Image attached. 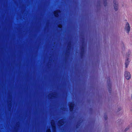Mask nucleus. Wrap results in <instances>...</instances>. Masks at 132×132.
Returning a JSON list of instances; mask_svg holds the SVG:
<instances>
[{
    "label": "nucleus",
    "instance_id": "1",
    "mask_svg": "<svg viewBox=\"0 0 132 132\" xmlns=\"http://www.w3.org/2000/svg\"><path fill=\"white\" fill-rule=\"evenodd\" d=\"M75 103L73 102H70L69 104V110L70 112L72 113L74 112V107L75 106Z\"/></svg>",
    "mask_w": 132,
    "mask_h": 132
},
{
    "label": "nucleus",
    "instance_id": "2",
    "mask_svg": "<svg viewBox=\"0 0 132 132\" xmlns=\"http://www.w3.org/2000/svg\"><path fill=\"white\" fill-rule=\"evenodd\" d=\"M61 12V11L58 9L54 12L53 14L54 16L56 18H58L59 16V13Z\"/></svg>",
    "mask_w": 132,
    "mask_h": 132
},
{
    "label": "nucleus",
    "instance_id": "3",
    "mask_svg": "<svg viewBox=\"0 0 132 132\" xmlns=\"http://www.w3.org/2000/svg\"><path fill=\"white\" fill-rule=\"evenodd\" d=\"M116 1V0H114L113 3L114 8L115 10L117 11L118 10V5L117 2Z\"/></svg>",
    "mask_w": 132,
    "mask_h": 132
},
{
    "label": "nucleus",
    "instance_id": "4",
    "mask_svg": "<svg viewBox=\"0 0 132 132\" xmlns=\"http://www.w3.org/2000/svg\"><path fill=\"white\" fill-rule=\"evenodd\" d=\"M125 76L127 80H129L131 78L130 74L128 72L126 71L125 73Z\"/></svg>",
    "mask_w": 132,
    "mask_h": 132
},
{
    "label": "nucleus",
    "instance_id": "5",
    "mask_svg": "<svg viewBox=\"0 0 132 132\" xmlns=\"http://www.w3.org/2000/svg\"><path fill=\"white\" fill-rule=\"evenodd\" d=\"M71 41H69L68 44V48H67V51L66 52V54L67 55H68L67 54L69 53L68 51L70 50V49L71 48Z\"/></svg>",
    "mask_w": 132,
    "mask_h": 132
},
{
    "label": "nucleus",
    "instance_id": "6",
    "mask_svg": "<svg viewBox=\"0 0 132 132\" xmlns=\"http://www.w3.org/2000/svg\"><path fill=\"white\" fill-rule=\"evenodd\" d=\"M109 78V80L108 79V80L107 81V83H108V86L109 87V91L110 93H111V84L110 83V80Z\"/></svg>",
    "mask_w": 132,
    "mask_h": 132
},
{
    "label": "nucleus",
    "instance_id": "7",
    "mask_svg": "<svg viewBox=\"0 0 132 132\" xmlns=\"http://www.w3.org/2000/svg\"><path fill=\"white\" fill-rule=\"evenodd\" d=\"M125 29L127 30V33L128 34L130 31V28L129 24L128 22L126 24Z\"/></svg>",
    "mask_w": 132,
    "mask_h": 132
},
{
    "label": "nucleus",
    "instance_id": "8",
    "mask_svg": "<svg viewBox=\"0 0 132 132\" xmlns=\"http://www.w3.org/2000/svg\"><path fill=\"white\" fill-rule=\"evenodd\" d=\"M127 58L125 62V67L126 68L128 67L129 62V61H128V58L127 57Z\"/></svg>",
    "mask_w": 132,
    "mask_h": 132
},
{
    "label": "nucleus",
    "instance_id": "9",
    "mask_svg": "<svg viewBox=\"0 0 132 132\" xmlns=\"http://www.w3.org/2000/svg\"><path fill=\"white\" fill-rule=\"evenodd\" d=\"M81 124V122L79 121H78L76 125V128L77 129L78 128Z\"/></svg>",
    "mask_w": 132,
    "mask_h": 132
},
{
    "label": "nucleus",
    "instance_id": "10",
    "mask_svg": "<svg viewBox=\"0 0 132 132\" xmlns=\"http://www.w3.org/2000/svg\"><path fill=\"white\" fill-rule=\"evenodd\" d=\"M85 51L80 50V54L81 57H82L84 56Z\"/></svg>",
    "mask_w": 132,
    "mask_h": 132
},
{
    "label": "nucleus",
    "instance_id": "11",
    "mask_svg": "<svg viewBox=\"0 0 132 132\" xmlns=\"http://www.w3.org/2000/svg\"><path fill=\"white\" fill-rule=\"evenodd\" d=\"M52 126L53 130V131H55L56 130V127L55 126L52 124Z\"/></svg>",
    "mask_w": 132,
    "mask_h": 132
},
{
    "label": "nucleus",
    "instance_id": "12",
    "mask_svg": "<svg viewBox=\"0 0 132 132\" xmlns=\"http://www.w3.org/2000/svg\"><path fill=\"white\" fill-rule=\"evenodd\" d=\"M63 120H61V121H59V124L60 126H62L64 123V122H63Z\"/></svg>",
    "mask_w": 132,
    "mask_h": 132
},
{
    "label": "nucleus",
    "instance_id": "13",
    "mask_svg": "<svg viewBox=\"0 0 132 132\" xmlns=\"http://www.w3.org/2000/svg\"><path fill=\"white\" fill-rule=\"evenodd\" d=\"M85 45L83 44H82V46L80 48V50H82L85 51Z\"/></svg>",
    "mask_w": 132,
    "mask_h": 132
},
{
    "label": "nucleus",
    "instance_id": "14",
    "mask_svg": "<svg viewBox=\"0 0 132 132\" xmlns=\"http://www.w3.org/2000/svg\"><path fill=\"white\" fill-rule=\"evenodd\" d=\"M103 4L104 6H106L107 5V0H103Z\"/></svg>",
    "mask_w": 132,
    "mask_h": 132
},
{
    "label": "nucleus",
    "instance_id": "15",
    "mask_svg": "<svg viewBox=\"0 0 132 132\" xmlns=\"http://www.w3.org/2000/svg\"><path fill=\"white\" fill-rule=\"evenodd\" d=\"M130 128V127H129L128 126L125 129V131H127V130H128L129 129V128Z\"/></svg>",
    "mask_w": 132,
    "mask_h": 132
},
{
    "label": "nucleus",
    "instance_id": "16",
    "mask_svg": "<svg viewBox=\"0 0 132 132\" xmlns=\"http://www.w3.org/2000/svg\"><path fill=\"white\" fill-rule=\"evenodd\" d=\"M104 119L105 120H106L108 118V117L106 114H105L104 117Z\"/></svg>",
    "mask_w": 132,
    "mask_h": 132
},
{
    "label": "nucleus",
    "instance_id": "17",
    "mask_svg": "<svg viewBox=\"0 0 132 132\" xmlns=\"http://www.w3.org/2000/svg\"><path fill=\"white\" fill-rule=\"evenodd\" d=\"M46 132H51V131L50 129H48L47 130Z\"/></svg>",
    "mask_w": 132,
    "mask_h": 132
},
{
    "label": "nucleus",
    "instance_id": "18",
    "mask_svg": "<svg viewBox=\"0 0 132 132\" xmlns=\"http://www.w3.org/2000/svg\"><path fill=\"white\" fill-rule=\"evenodd\" d=\"M130 51H129L128 52V57H129V55H130Z\"/></svg>",
    "mask_w": 132,
    "mask_h": 132
},
{
    "label": "nucleus",
    "instance_id": "19",
    "mask_svg": "<svg viewBox=\"0 0 132 132\" xmlns=\"http://www.w3.org/2000/svg\"><path fill=\"white\" fill-rule=\"evenodd\" d=\"M62 26L61 24H59L58 26V27L60 28H61Z\"/></svg>",
    "mask_w": 132,
    "mask_h": 132
},
{
    "label": "nucleus",
    "instance_id": "20",
    "mask_svg": "<svg viewBox=\"0 0 132 132\" xmlns=\"http://www.w3.org/2000/svg\"><path fill=\"white\" fill-rule=\"evenodd\" d=\"M98 2L99 3V4H100V1H98Z\"/></svg>",
    "mask_w": 132,
    "mask_h": 132
},
{
    "label": "nucleus",
    "instance_id": "21",
    "mask_svg": "<svg viewBox=\"0 0 132 132\" xmlns=\"http://www.w3.org/2000/svg\"><path fill=\"white\" fill-rule=\"evenodd\" d=\"M119 111H120V110L121 109L120 108H119Z\"/></svg>",
    "mask_w": 132,
    "mask_h": 132
}]
</instances>
